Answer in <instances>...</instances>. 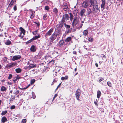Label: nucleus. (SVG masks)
Segmentation results:
<instances>
[{
    "mask_svg": "<svg viewBox=\"0 0 123 123\" xmlns=\"http://www.w3.org/2000/svg\"><path fill=\"white\" fill-rule=\"evenodd\" d=\"M79 23V18L77 17H75L72 23L73 27L77 28L78 25Z\"/></svg>",
    "mask_w": 123,
    "mask_h": 123,
    "instance_id": "nucleus-1",
    "label": "nucleus"
},
{
    "mask_svg": "<svg viewBox=\"0 0 123 123\" xmlns=\"http://www.w3.org/2000/svg\"><path fill=\"white\" fill-rule=\"evenodd\" d=\"M69 17L67 14H66L63 15L62 16V19L61 20L62 23H65L69 19Z\"/></svg>",
    "mask_w": 123,
    "mask_h": 123,
    "instance_id": "nucleus-2",
    "label": "nucleus"
},
{
    "mask_svg": "<svg viewBox=\"0 0 123 123\" xmlns=\"http://www.w3.org/2000/svg\"><path fill=\"white\" fill-rule=\"evenodd\" d=\"M81 93L80 90L79 89H78L76 91L75 93V96L77 99L79 100V97L80 96Z\"/></svg>",
    "mask_w": 123,
    "mask_h": 123,
    "instance_id": "nucleus-3",
    "label": "nucleus"
},
{
    "mask_svg": "<svg viewBox=\"0 0 123 123\" xmlns=\"http://www.w3.org/2000/svg\"><path fill=\"white\" fill-rule=\"evenodd\" d=\"M98 6L97 5L93 6L92 9V12L94 13H95L98 12Z\"/></svg>",
    "mask_w": 123,
    "mask_h": 123,
    "instance_id": "nucleus-4",
    "label": "nucleus"
},
{
    "mask_svg": "<svg viewBox=\"0 0 123 123\" xmlns=\"http://www.w3.org/2000/svg\"><path fill=\"white\" fill-rule=\"evenodd\" d=\"M90 4L89 2L87 1H85L83 2L82 6L83 7L86 8L89 6Z\"/></svg>",
    "mask_w": 123,
    "mask_h": 123,
    "instance_id": "nucleus-5",
    "label": "nucleus"
},
{
    "mask_svg": "<svg viewBox=\"0 0 123 123\" xmlns=\"http://www.w3.org/2000/svg\"><path fill=\"white\" fill-rule=\"evenodd\" d=\"M21 56L19 55H16L12 57V60L13 61H15L20 58Z\"/></svg>",
    "mask_w": 123,
    "mask_h": 123,
    "instance_id": "nucleus-6",
    "label": "nucleus"
},
{
    "mask_svg": "<svg viewBox=\"0 0 123 123\" xmlns=\"http://www.w3.org/2000/svg\"><path fill=\"white\" fill-rule=\"evenodd\" d=\"M17 64L16 63L12 62L10 63L7 65V67L11 68L15 66Z\"/></svg>",
    "mask_w": 123,
    "mask_h": 123,
    "instance_id": "nucleus-7",
    "label": "nucleus"
},
{
    "mask_svg": "<svg viewBox=\"0 0 123 123\" xmlns=\"http://www.w3.org/2000/svg\"><path fill=\"white\" fill-rule=\"evenodd\" d=\"M53 31V29H50L49 31L45 34V36L47 37L48 36H49L52 33Z\"/></svg>",
    "mask_w": 123,
    "mask_h": 123,
    "instance_id": "nucleus-8",
    "label": "nucleus"
},
{
    "mask_svg": "<svg viewBox=\"0 0 123 123\" xmlns=\"http://www.w3.org/2000/svg\"><path fill=\"white\" fill-rule=\"evenodd\" d=\"M36 50V49L35 46L34 45H32L30 48L31 51L32 52H35Z\"/></svg>",
    "mask_w": 123,
    "mask_h": 123,
    "instance_id": "nucleus-9",
    "label": "nucleus"
},
{
    "mask_svg": "<svg viewBox=\"0 0 123 123\" xmlns=\"http://www.w3.org/2000/svg\"><path fill=\"white\" fill-rule=\"evenodd\" d=\"M63 7L64 11H67L68 9L67 4L66 3L64 4Z\"/></svg>",
    "mask_w": 123,
    "mask_h": 123,
    "instance_id": "nucleus-10",
    "label": "nucleus"
},
{
    "mask_svg": "<svg viewBox=\"0 0 123 123\" xmlns=\"http://www.w3.org/2000/svg\"><path fill=\"white\" fill-rule=\"evenodd\" d=\"M102 1V4L101 5V8H103V9H104L105 5V0H101Z\"/></svg>",
    "mask_w": 123,
    "mask_h": 123,
    "instance_id": "nucleus-11",
    "label": "nucleus"
},
{
    "mask_svg": "<svg viewBox=\"0 0 123 123\" xmlns=\"http://www.w3.org/2000/svg\"><path fill=\"white\" fill-rule=\"evenodd\" d=\"M86 12V10L85 9H82L80 12V15L81 16H83L85 12Z\"/></svg>",
    "mask_w": 123,
    "mask_h": 123,
    "instance_id": "nucleus-12",
    "label": "nucleus"
},
{
    "mask_svg": "<svg viewBox=\"0 0 123 123\" xmlns=\"http://www.w3.org/2000/svg\"><path fill=\"white\" fill-rule=\"evenodd\" d=\"M7 121V119L5 117H3L1 119V121L3 123H4Z\"/></svg>",
    "mask_w": 123,
    "mask_h": 123,
    "instance_id": "nucleus-13",
    "label": "nucleus"
},
{
    "mask_svg": "<svg viewBox=\"0 0 123 123\" xmlns=\"http://www.w3.org/2000/svg\"><path fill=\"white\" fill-rule=\"evenodd\" d=\"M89 3L90 4L89 6L90 7L94 6L93 1V0H90Z\"/></svg>",
    "mask_w": 123,
    "mask_h": 123,
    "instance_id": "nucleus-14",
    "label": "nucleus"
},
{
    "mask_svg": "<svg viewBox=\"0 0 123 123\" xmlns=\"http://www.w3.org/2000/svg\"><path fill=\"white\" fill-rule=\"evenodd\" d=\"M64 43V40H61L59 42V45L60 47L62 46Z\"/></svg>",
    "mask_w": 123,
    "mask_h": 123,
    "instance_id": "nucleus-15",
    "label": "nucleus"
},
{
    "mask_svg": "<svg viewBox=\"0 0 123 123\" xmlns=\"http://www.w3.org/2000/svg\"><path fill=\"white\" fill-rule=\"evenodd\" d=\"M19 29L21 31L20 33H23V35H25V30L22 27H20Z\"/></svg>",
    "mask_w": 123,
    "mask_h": 123,
    "instance_id": "nucleus-16",
    "label": "nucleus"
},
{
    "mask_svg": "<svg viewBox=\"0 0 123 123\" xmlns=\"http://www.w3.org/2000/svg\"><path fill=\"white\" fill-rule=\"evenodd\" d=\"M100 57L102 58V59L104 60L105 61H106V56L104 55L103 54H102L101 55Z\"/></svg>",
    "mask_w": 123,
    "mask_h": 123,
    "instance_id": "nucleus-17",
    "label": "nucleus"
},
{
    "mask_svg": "<svg viewBox=\"0 0 123 123\" xmlns=\"http://www.w3.org/2000/svg\"><path fill=\"white\" fill-rule=\"evenodd\" d=\"M16 2L15 0H12L11 2L9 4V6L10 7H12V5H13V4L14 2Z\"/></svg>",
    "mask_w": 123,
    "mask_h": 123,
    "instance_id": "nucleus-18",
    "label": "nucleus"
},
{
    "mask_svg": "<svg viewBox=\"0 0 123 123\" xmlns=\"http://www.w3.org/2000/svg\"><path fill=\"white\" fill-rule=\"evenodd\" d=\"M15 71L17 73H20L22 71V70L20 68H16L15 69Z\"/></svg>",
    "mask_w": 123,
    "mask_h": 123,
    "instance_id": "nucleus-19",
    "label": "nucleus"
},
{
    "mask_svg": "<svg viewBox=\"0 0 123 123\" xmlns=\"http://www.w3.org/2000/svg\"><path fill=\"white\" fill-rule=\"evenodd\" d=\"M7 89L6 87L4 86H2L0 90L2 92H4L6 91Z\"/></svg>",
    "mask_w": 123,
    "mask_h": 123,
    "instance_id": "nucleus-20",
    "label": "nucleus"
},
{
    "mask_svg": "<svg viewBox=\"0 0 123 123\" xmlns=\"http://www.w3.org/2000/svg\"><path fill=\"white\" fill-rule=\"evenodd\" d=\"M92 12V11L91 9L89 8H88L87 9V15H89Z\"/></svg>",
    "mask_w": 123,
    "mask_h": 123,
    "instance_id": "nucleus-21",
    "label": "nucleus"
},
{
    "mask_svg": "<svg viewBox=\"0 0 123 123\" xmlns=\"http://www.w3.org/2000/svg\"><path fill=\"white\" fill-rule=\"evenodd\" d=\"M64 23H62V21L61 20L59 22V27H60L61 28H62L63 27V25H64Z\"/></svg>",
    "mask_w": 123,
    "mask_h": 123,
    "instance_id": "nucleus-22",
    "label": "nucleus"
},
{
    "mask_svg": "<svg viewBox=\"0 0 123 123\" xmlns=\"http://www.w3.org/2000/svg\"><path fill=\"white\" fill-rule=\"evenodd\" d=\"M36 65H34L33 64H31L29 66V67L30 68H32L36 67Z\"/></svg>",
    "mask_w": 123,
    "mask_h": 123,
    "instance_id": "nucleus-23",
    "label": "nucleus"
},
{
    "mask_svg": "<svg viewBox=\"0 0 123 123\" xmlns=\"http://www.w3.org/2000/svg\"><path fill=\"white\" fill-rule=\"evenodd\" d=\"M72 38L71 37H68L66 39L65 41L66 42H69L70 41Z\"/></svg>",
    "mask_w": 123,
    "mask_h": 123,
    "instance_id": "nucleus-24",
    "label": "nucleus"
},
{
    "mask_svg": "<svg viewBox=\"0 0 123 123\" xmlns=\"http://www.w3.org/2000/svg\"><path fill=\"white\" fill-rule=\"evenodd\" d=\"M40 37V35H38V36H36L32 38V39L33 41Z\"/></svg>",
    "mask_w": 123,
    "mask_h": 123,
    "instance_id": "nucleus-25",
    "label": "nucleus"
},
{
    "mask_svg": "<svg viewBox=\"0 0 123 123\" xmlns=\"http://www.w3.org/2000/svg\"><path fill=\"white\" fill-rule=\"evenodd\" d=\"M97 97L98 98H99L100 97L101 95V92L100 91H99V90H98V91H97Z\"/></svg>",
    "mask_w": 123,
    "mask_h": 123,
    "instance_id": "nucleus-26",
    "label": "nucleus"
},
{
    "mask_svg": "<svg viewBox=\"0 0 123 123\" xmlns=\"http://www.w3.org/2000/svg\"><path fill=\"white\" fill-rule=\"evenodd\" d=\"M69 14L70 16L69 17L70 20L72 21L74 18V16L71 13H70Z\"/></svg>",
    "mask_w": 123,
    "mask_h": 123,
    "instance_id": "nucleus-27",
    "label": "nucleus"
},
{
    "mask_svg": "<svg viewBox=\"0 0 123 123\" xmlns=\"http://www.w3.org/2000/svg\"><path fill=\"white\" fill-rule=\"evenodd\" d=\"M68 76H66L65 77H62L61 78V80H67L68 79Z\"/></svg>",
    "mask_w": 123,
    "mask_h": 123,
    "instance_id": "nucleus-28",
    "label": "nucleus"
},
{
    "mask_svg": "<svg viewBox=\"0 0 123 123\" xmlns=\"http://www.w3.org/2000/svg\"><path fill=\"white\" fill-rule=\"evenodd\" d=\"M11 43V42L9 40H7L5 43V44L7 45H9Z\"/></svg>",
    "mask_w": 123,
    "mask_h": 123,
    "instance_id": "nucleus-29",
    "label": "nucleus"
},
{
    "mask_svg": "<svg viewBox=\"0 0 123 123\" xmlns=\"http://www.w3.org/2000/svg\"><path fill=\"white\" fill-rule=\"evenodd\" d=\"M7 113V111H3L1 113V115L2 116L4 115Z\"/></svg>",
    "mask_w": 123,
    "mask_h": 123,
    "instance_id": "nucleus-30",
    "label": "nucleus"
},
{
    "mask_svg": "<svg viewBox=\"0 0 123 123\" xmlns=\"http://www.w3.org/2000/svg\"><path fill=\"white\" fill-rule=\"evenodd\" d=\"M88 33V31L87 30H85L83 31V34L84 35L86 36L87 35Z\"/></svg>",
    "mask_w": 123,
    "mask_h": 123,
    "instance_id": "nucleus-31",
    "label": "nucleus"
},
{
    "mask_svg": "<svg viewBox=\"0 0 123 123\" xmlns=\"http://www.w3.org/2000/svg\"><path fill=\"white\" fill-rule=\"evenodd\" d=\"M65 27L66 28L68 29L70 28V26L66 24L65 23H64Z\"/></svg>",
    "mask_w": 123,
    "mask_h": 123,
    "instance_id": "nucleus-32",
    "label": "nucleus"
},
{
    "mask_svg": "<svg viewBox=\"0 0 123 123\" xmlns=\"http://www.w3.org/2000/svg\"><path fill=\"white\" fill-rule=\"evenodd\" d=\"M54 35V34H53L52 35V36L51 37V38H50V43L51 42H53V40H54V38L53 37V36Z\"/></svg>",
    "mask_w": 123,
    "mask_h": 123,
    "instance_id": "nucleus-33",
    "label": "nucleus"
},
{
    "mask_svg": "<svg viewBox=\"0 0 123 123\" xmlns=\"http://www.w3.org/2000/svg\"><path fill=\"white\" fill-rule=\"evenodd\" d=\"M71 31L72 29H70V28L68 29V30L66 31V32L67 33H71Z\"/></svg>",
    "mask_w": 123,
    "mask_h": 123,
    "instance_id": "nucleus-34",
    "label": "nucleus"
},
{
    "mask_svg": "<svg viewBox=\"0 0 123 123\" xmlns=\"http://www.w3.org/2000/svg\"><path fill=\"white\" fill-rule=\"evenodd\" d=\"M32 94L33 98V99H35L36 98V96L34 93L32 92Z\"/></svg>",
    "mask_w": 123,
    "mask_h": 123,
    "instance_id": "nucleus-35",
    "label": "nucleus"
},
{
    "mask_svg": "<svg viewBox=\"0 0 123 123\" xmlns=\"http://www.w3.org/2000/svg\"><path fill=\"white\" fill-rule=\"evenodd\" d=\"M33 41V40L32 38L31 40H29L27 42H26V44H27L29 43H31V42Z\"/></svg>",
    "mask_w": 123,
    "mask_h": 123,
    "instance_id": "nucleus-36",
    "label": "nucleus"
},
{
    "mask_svg": "<svg viewBox=\"0 0 123 123\" xmlns=\"http://www.w3.org/2000/svg\"><path fill=\"white\" fill-rule=\"evenodd\" d=\"M107 85L110 87H111L112 86L111 84L110 81H108L107 82Z\"/></svg>",
    "mask_w": 123,
    "mask_h": 123,
    "instance_id": "nucleus-37",
    "label": "nucleus"
},
{
    "mask_svg": "<svg viewBox=\"0 0 123 123\" xmlns=\"http://www.w3.org/2000/svg\"><path fill=\"white\" fill-rule=\"evenodd\" d=\"M12 74H9V76L8 77V79L9 80H10L12 78Z\"/></svg>",
    "mask_w": 123,
    "mask_h": 123,
    "instance_id": "nucleus-38",
    "label": "nucleus"
},
{
    "mask_svg": "<svg viewBox=\"0 0 123 123\" xmlns=\"http://www.w3.org/2000/svg\"><path fill=\"white\" fill-rule=\"evenodd\" d=\"M88 40L89 42H91L93 41V38H92L90 37L89 38Z\"/></svg>",
    "mask_w": 123,
    "mask_h": 123,
    "instance_id": "nucleus-39",
    "label": "nucleus"
},
{
    "mask_svg": "<svg viewBox=\"0 0 123 123\" xmlns=\"http://www.w3.org/2000/svg\"><path fill=\"white\" fill-rule=\"evenodd\" d=\"M26 121V119H24L22 120L21 122V123H25Z\"/></svg>",
    "mask_w": 123,
    "mask_h": 123,
    "instance_id": "nucleus-40",
    "label": "nucleus"
},
{
    "mask_svg": "<svg viewBox=\"0 0 123 123\" xmlns=\"http://www.w3.org/2000/svg\"><path fill=\"white\" fill-rule=\"evenodd\" d=\"M35 80L34 79L32 80L31 81V84H33L34 83V82H35Z\"/></svg>",
    "mask_w": 123,
    "mask_h": 123,
    "instance_id": "nucleus-41",
    "label": "nucleus"
},
{
    "mask_svg": "<svg viewBox=\"0 0 123 123\" xmlns=\"http://www.w3.org/2000/svg\"><path fill=\"white\" fill-rule=\"evenodd\" d=\"M45 10L48 11L49 10V8L48 6H46L45 7Z\"/></svg>",
    "mask_w": 123,
    "mask_h": 123,
    "instance_id": "nucleus-42",
    "label": "nucleus"
},
{
    "mask_svg": "<svg viewBox=\"0 0 123 123\" xmlns=\"http://www.w3.org/2000/svg\"><path fill=\"white\" fill-rule=\"evenodd\" d=\"M15 108V106L14 105L10 107V109L11 110L14 109Z\"/></svg>",
    "mask_w": 123,
    "mask_h": 123,
    "instance_id": "nucleus-43",
    "label": "nucleus"
},
{
    "mask_svg": "<svg viewBox=\"0 0 123 123\" xmlns=\"http://www.w3.org/2000/svg\"><path fill=\"white\" fill-rule=\"evenodd\" d=\"M104 80V78L102 77H100L99 80V81L100 82H101L102 81Z\"/></svg>",
    "mask_w": 123,
    "mask_h": 123,
    "instance_id": "nucleus-44",
    "label": "nucleus"
},
{
    "mask_svg": "<svg viewBox=\"0 0 123 123\" xmlns=\"http://www.w3.org/2000/svg\"><path fill=\"white\" fill-rule=\"evenodd\" d=\"M13 100H14L12 98H11L9 99V102H10L9 104H10V103H12V102L13 101Z\"/></svg>",
    "mask_w": 123,
    "mask_h": 123,
    "instance_id": "nucleus-45",
    "label": "nucleus"
},
{
    "mask_svg": "<svg viewBox=\"0 0 123 123\" xmlns=\"http://www.w3.org/2000/svg\"><path fill=\"white\" fill-rule=\"evenodd\" d=\"M17 79L15 77L14 78V79H13V80L14 83H16V82L17 81Z\"/></svg>",
    "mask_w": 123,
    "mask_h": 123,
    "instance_id": "nucleus-46",
    "label": "nucleus"
},
{
    "mask_svg": "<svg viewBox=\"0 0 123 123\" xmlns=\"http://www.w3.org/2000/svg\"><path fill=\"white\" fill-rule=\"evenodd\" d=\"M34 23L36 24L37 25L38 27H39L40 25V24L39 22H34Z\"/></svg>",
    "mask_w": 123,
    "mask_h": 123,
    "instance_id": "nucleus-47",
    "label": "nucleus"
},
{
    "mask_svg": "<svg viewBox=\"0 0 123 123\" xmlns=\"http://www.w3.org/2000/svg\"><path fill=\"white\" fill-rule=\"evenodd\" d=\"M19 91L18 90H17L14 93V94H15L16 95H17V94L19 93Z\"/></svg>",
    "mask_w": 123,
    "mask_h": 123,
    "instance_id": "nucleus-48",
    "label": "nucleus"
},
{
    "mask_svg": "<svg viewBox=\"0 0 123 123\" xmlns=\"http://www.w3.org/2000/svg\"><path fill=\"white\" fill-rule=\"evenodd\" d=\"M47 16L46 15H44L43 16V19L44 20H45L46 19Z\"/></svg>",
    "mask_w": 123,
    "mask_h": 123,
    "instance_id": "nucleus-49",
    "label": "nucleus"
},
{
    "mask_svg": "<svg viewBox=\"0 0 123 123\" xmlns=\"http://www.w3.org/2000/svg\"><path fill=\"white\" fill-rule=\"evenodd\" d=\"M2 31V30L0 29V36L1 37H2L3 36V35L1 34H2V33H1Z\"/></svg>",
    "mask_w": 123,
    "mask_h": 123,
    "instance_id": "nucleus-50",
    "label": "nucleus"
},
{
    "mask_svg": "<svg viewBox=\"0 0 123 123\" xmlns=\"http://www.w3.org/2000/svg\"><path fill=\"white\" fill-rule=\"evenodd\" d=\"M20 34L19 35V37H20L21 38H22L23 37L24 35H22V33H20Z\"/></svg>",
    "mask_w": 123,
    "mask_h": 123,
    "instance_id": "nucleus-51",
    "label": "nucleus"
},
{
    "mask_svg": "<svg viewBox=\"0 0 123 123\" xmlns=\"http://www.w3.org/2000/svg\"><path fill=\"white\" fill-rule=\"evenodd\" d=\"M58 12V11L57 9L56 8H54V12L56 13Z\"/></svg>",
    "mask_w": 123,
    "mask_h": 123,
    "instance_id": "nucleus-52",
    "label": "nucleus"
},
{
    "mask_svg": "<svg viewBox=\"0 0 123 123\" xmlns=\"http://www.w3.org/2000/svg\"><path fill=\"white\" fill-rule=\"evenodd\" d=\"M11 98H12L14 99H15V97L13 95H12L11 96Z\"/></svg>",
    "mask_w": 123,
    "mask_h": 123,
    "instance_id": "nucleus-53",
    "label": "nucleus"
},
{
    "mask_svg": "<svg viewBox=\"0 0 123 123\" xmlns=\"http://www.w3.org/2000/svg\"><path fill=\"white\" fill-rule=\"evenodd\" d=\"M34 16V14H31V16H30V18H31L32 19L33 18Z\"/></svg>",
    "mask_w": 123,
    "mask_h": 123,
    "instance_id": "nucleus-54",
    "label": "nucleus"
},
{
    "mask_svg": "<svg viewBox=\"0 0 123 123\" xmlns=\"http://www.w3.org/2000/svg\"><path fill=\"white\" fill-rule=\"evenodd\" d=\"M15 77H16L17 79H20V78L18 75H17Z\"/></svg>",
    "mask_w": 123,
    "mask_h": 123,
    "instance_id": "nucleus-55",
    "label": "nucleus"
},
{
    "mask_svg": "<svg viewBox=\"0 0 123 123\" xmlns=\"http://www.w3.org/2000/svg\"><path fill=\"white\" fill-rule=\"evenodd\" d=\"M83 25V24H80V27H77V28L78 29H80V28H81L82 26Z\"/></svg>",
    "mask_w": 123,
    "mask_h": 123,
    "instance_id": "nucleus-56",
    "label": "nucleus"
},
{
    "mask_svg": "<svg viewBox=\"0 0 123 123\" xmlns=\"http://www.w3.org/2000/svg\"><path fill=\"white\" fill-rule=\"evenodd\" d=\"M13 9L15 11L17 10V6L16 5H15L14 6Z\"/></svg>",
    "mask_w": 123,
    "mask_h": 123,
    "instance_id": "nucleus-57",
    "label": "nucleus"
},
{
    "mask_svg": "<svg viewBox=\"0 0 123 123\" xmlns=\"http://www.w3.org/2000/svg\"><path fill=\"white\" fill-rule=\"evenodd\" d=\"M61 83H60L59 84V85L57 86V88H56V90L57 89H58V88L61 85Z\"/></svg>",
    "mask_w": 123,
    "mask_h": 123,
    "instance_id": "nucleus-58",
    "label": "nucleus"
},
{
    "mask_svg": "<svg viewBox=\"0 0 123 123\" xmlns=\"http://www.w3.org/2000/svg\"><path fill=\"white\" fill-rule=\"evenodd\" d=\"M76 12V13H74V15L75 16H76L77 15V13L78 12V10H76L75 11Z\"/></svg>",
    "mask_w": 123,
    "mask_h": 123,
    "instance_id": "nucleus-59",
    "label": "nucleus"
},
{
    "mask_svg": "<svg viewBox=\"0 0 123 123\" xmlns=\"http://www.w3.org/2000/svg\"><path fill=\"white\" fill-rule=\"evenodd\" d=\"M97 102H96V101H94V103L97 106H98V105L97 103Z\"/></svg>",
    "mask_w": 123,
    "mask_h": 123,
    "instance_id": "nucleus-60",
    "label": "nucleus"
},
{
    "mask_svg": "<svg viewBox=\"0 0 123 123\" xmlns=\"http://www.w3.org/2000/svg\"><path fill=\"white\" fill-rule=\"evenodd\" d=\"M30 11L31 12V13L32 14H34L35 13V11H33L32 10H30Z\"/></svg>",
    "mask_w": 123,
    "mask_h": 123,
    "instance_id": "nucleus-61",
    "label": "nucleus"
},
{
    "mask_svg": "<svg viewBox=\"0 0 123 123\" xmlns=\"http://www.w3.org/2000/svg\"><path fill=\"white\" fill-rule=\"evenodd\" d=\"M3 24V23L2 22H1L0 24V25L1 27Z\"/></svg>",
    "mask_w": 123,
    "mask_h": 123,
    "instance_id": "nucleus-62",
    "label": "nucleus"
},
{
    "mask_svg": "<svg viewBox=\"0 0 123 123\" xmlns=\"http://www.w3.org/2000/svg\"><path fill=\"white\" fill-rule=\"evenodd\" d=\"M48 2L49 1H48V0H45L44 1V3H48Z\"/></svg>",
    "mask_w": 123,
    "mask_h": 123,
    "instance_id": "nucleus-63",
    "label": "nucleus"
},
{
    "mask_svg": "<svg viewBox=\"0 0 123 123\" xmlns=\"http://www.w3.org/2000/svg\"><path fill=\"white\" fill-rule=\"evenodd\" d=\"M73 53L74 54H76V52L75 51H74L73 52Z\"/></svg>",
    "mask_w": 123,
    "mask_h": 123,
    "instance_id": "nucleus-64",
    "label": "nucleus"
}]
</instances>
